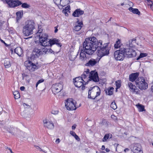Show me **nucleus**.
I'll return each instance as SVG.
<instances>
[{"mask_svg": "<svg viewBox=\"0 0 153 153\" xmlns=\"http://www.w3.org/2000/svg\"><path fill=\"white\" fill-rule=\"evenodd\" d=\"M94 82H99V83L103 85L105 83V79L99 80L98 74L94 71L89 72V70L87 69L81 75V76L77 77L73 79V82L75 86H84L91 81Z\"/></svg>", "mask_w": 153, "mask_h": 153, "instance_id": "f257e3e1", "label": "nucleus"}, {"mask_svg": "<svg viewBox=\"0 0 153 153\" xmlns=\"http://www.w3.org/2000/svg\"><path fill=\"white\" fill-rule=\"evenodd\" d=\"M96 40V38L94 36L85 39L83 44V50H82L80 53V59L85 61L87 59L86 53L88 55H92L94 53L96 50V45H95Z\"/></svg>", "mask_w": 153, "mask_h": 153, "instance_id": "f03ea898", "label": "nucleus"}, {"mask_svg": "<svg viewBox=\"0 0 153 153\" xmlns=\"http://www.w3.org/2000/svg\"><path fill=\"white\" fill-rule=\"evenodd\" d=\"M136 53L135 51L129 48H121L119 50L115 51L114 54V57L117 60H123L125 57H131L135 56Z\"/></svg>", "mask_w": 153, "mask_h": 153, "instance_id": "7ed1b4c3", "label": "nucleus"}, {"mask_svg": "<svg viewBox=\"0 0 153 153\" xmlns=\"http://www.w3.org/2000/svg\"><path fill=\"white\" fill-rule=\"evenodd\" d=\"M97 40L95 42L96 50H97V55L101 58L102 56L108 55L109 54V50L108 47V43H105L102 45V41L101 40Z\"/></svg>", "mask_w": 153, "mask_h": 153, "instance_id": "20e7f679", "label": "nucleus"}, {"mask_svg": "<svg viewBox=\"0 0 153 153\" xmlns=\"http://www.w3.org/2000/svg\"><path fill=\"white\" fill-rule=\"evenodd\" d=\"M35 23L32 20H27L23 26L22 33L25 36H28L33 33L35 29Z\"/></svg>", "mask_w": 153, "mask_h": 153, "instance_id": "39448f33", "label": "nucleus"}, {"mask_svg": "<svg viewBox=\"0 0 153 153\" xmlns=\"http://www.w3.org/2000/svg\"><path fill=\"white\" fill-rule=\"evenodd\" d=\"M39 42L41 45L43 46H50L51 45V39H49L48 35L46 33H42L39 32Z\"/></svg>", "mask_w": 153, "mask_h": 153, "instance_id": "423d86ee", "label": "nucleus"}, {"mask_svg": "<svg viewBox=\"0 0 153 153\" xmlns=\"http://www.w3.org/2000/svg\"><path fill=\"white\" fill-rule=\"evenodd\" d=\"M65 104L66 108L69 110H75L77 108L72 99H67L65 100Z\"/></svg>", "mask_w": 153, "mask_h": 153, "instance_id": "0eeeda50", "label": "nucleus"}, {"mask_svg": "<svg viewBox=\"0 0 153 153\" xmlns=\"http://www.w3.org/2000/svg\"><path fill=\"white\" fill-rule=\"evenodd\" d=\"M44 54L43 48L41 49L39 46L35 47L33 50L31 54L33 58H37Z\"/></svg>", "mask_w": 153, "mask_h": 153, "instance_id": "6e6552de", "label": "nucleus"}, {"mask_svg": "<svg viewBox=\"0 0 153 153\" xmlns=\"http://www.w3.org/2000/svg\"><path fill=\"white\" fill-rule=\"evenodd\" d=\"M6 3L11 7H14L21 5L22 3L18 0H6Z\"/></svg>", "mask_w": 153, "mask_h": 153, "instance_id": "1a4fd4ad", "label": "nucleus"}, {"mask_svg": "<svg viewBox=\"0 0 153 153\" xmlns=\"http://www.w3.org/2000/svg\"><path fill=\"white\" fill-rule=\"evenodd\" d=\"M131 148L134 153H139L141 151V146L139 143H134L131 144Z\"/></svg>", "mask_w": 153, "mask_h": 153, "instance_id": "9d476101", "label": "nucleus"}, {"mask_svg": "<svg viewBox=\"0 0 153 153\" xmlns=\"http://www.w3.org/2000/svg\"><path fill=\"white\" fill-rule=\"evenodd\" d=\"M9 132L14 135L22 136L24 138L25 137V136H22V134H24V133L21 131L17 128H12L10 129Z\"/></svg>", "mask_w": 153, "mask_h": 153, "instance_id": "9b49d317", "label": "nucleus"}, {"mask_svg": "<svg viewBox=\"0 0 153 153\" xmlns=\"http://www.w3.org/2000/svg\"><path fill=\"white\" fill-rule=\"evenodd\" d=\"M135 83L136 85H138L139 86H148L147 83L146 82L143 77L139 78L135 81Z\"/></svg>", "mask_w": 153, "mask_h": 153, "instance_id": "f8f14e48", "label": "nucleus"}, {"mask_svg": "<svg viewBox=\"0 0 153 153\" xmlns=\"http://www.w3.org/2000/svg\"><path fill=\"white\" fill-rule=\"evenodd\" d=\"M43 122L45 127L50 129H52L54 128V124L51 121H47L45 120H44Z\"/></svg>", "mask_w": 153, "mask_h": 153, "instance_id": "ddd939ff", "label": "nucleus"}, {"mask_svg": "<svg viewBox=\"0 0 153 153\" xmlns=\"http://www.w3.org/2000/svg\"><path fill=\"white\" fill-rule=\"evenodd\" d=\"M83 26L82 22H80L79 20H78L76 23L75 26L74 28V30L76 31H79L81 29Z\"/></svg>", "mask_w": 153, "mask_h": 153, "instance_id": "4468645a", "label": "nucleus"}, {"mask_svg": "<svg viewBox=\"0 0 153 153\" xmlns=\"http://www.w3.org/2000/svg\"><path fill=\"white\" fill-rule=\"evenodd\" d=\"M139 74V73L137 72L131 74L129 76L130 81L132 82L134 81L138 77Z\"/></svg>", "mask_w": 153, "mask_h": 153, "instance_id": "2eb2a0df", "label": "nucleus"}, {"mask_svg": "<svg viewBox=\"0 0 153 153\" xmlns=\"http://www.w3.org/2000/svg\"><path fill=\"white\" fill-rule=\"evenodd\" d=\"M84 11L80 9L76 10L73 13V16L74 17H79L83 14Z\"/></svg>", "mask_w": 153, "mask_h": 153, "instance_id": "dca6fc26", "label": "nucleus"}, {"mask_svg": "<svg viewBox=\"0 0 153 153\" xmlns=\"http://www.w3.org/2000/svg\"><path fill=\"white\" fill-rule=\"evenodd\" d=\"M51 90L53 93L56 94L61 91L62 89V87H51Z\"/></svg>", "mask_w": 153, "mask_h": 153, "instance_id": "f3484780", "label": "nucleus"}, {"mask_svg": "<svg viewBox=\"0 0 153 153\" xmlns=\"http://www.w3.org/2000/svg\"><path fill=\"white\" fill-rule=\"evenodd\" d=\"M39 67L35 64L32 63L27 68V69L30 71H33L38 69Z\"/></svg>", "mask_w": 153, "mask_h": 153, "instance_id": "a211bd4d", "label": "nucleus"}, {"mask_svg": "<svg viewBox=\"0 0 153 153\" xmlns=\"http://www.w3.org/2000/svg\"><path fill=\"white\" fill-rule=\"evenodd\" d=\"M95 87H91L89 88L88 91V99H90L93 100H95V98H94V96H91V94H92V95H93L94 92V91L93 90L94 89Z\"/></svg>", "mask_w": 153, "mask_h": 153, "instance_id": "6ab92c4d", "label": "nucleus"}, {"mask_svg": "<svg viewBox=\"0 0 153 153\" xmlns=\"http://www.w3.org/2000/svg\"><path fill=\"white\" fill-rule=\"evenodd\" d=\"M97 63V61L95 59H92L86 64V65L88 66H93L96 64Z\"/></svg>", "mask_w": 153, "mask_h": 153, "instance_id": "aec40b11", "label": "nucleus"}, {"mask_svg": "<svg viewBox=\"0 0 153 153\" xmlns=\"http://www.w3.org/2000/svg\"><path fill=\"white\" fill-rule=\"evenodd\" d=\"M136 41V39L134 38L129 40L126 43V47L130 48L132 47L133 46L132 42L133 43L134 42H135Z\"/></svg>", "mask_w": 153, "mask_h": 153, "instance_id": "412c9836", "label": "nucleus"}, {"mask_svg": "<svg viewBox=\"0 0 153 153\" xmlns=\"http://www.w3.org/2000/svg\"><path fill=\"white\" fill-rule=\"evenodd\" d=\"M14 52L19 56H20L23 53L22 50L21 48L20 47L16 48L14 50Z\"/></svg>", "mask_w": 153, "mask_h": 153, "instance_id": "4be33fe9", "label": "nucleus"}, {"mask_svg": "<svg viewBox=\"0 0 153 153\" xmlns=\"http://www.w3.org/2000/svg\"><path fill=\"white\" fill-rule=\"evenodd\" d=\"M77 54L74 52H71L69 54V59L70 60L74 61L76 57Z\"/></svg>", "mask_w": 153, "mask_h": 153, "instance_id": "5701e85b", "label": "nucleus"}, {"mask_svg": "<svg viewBox=\"0 0 153 153\" xmlns=\"http://www.w3.org/2000/svg\"><path fill=\"white\" fill-rule=\"evenodd\" d=\"M59 42V41L55 39H53L51 40V45L50 46H51L53 45L56 44L58 46L61 47L62 45Z\"/></svg>", "mask_w": 153, "mask_h": 153, "instance_id": "b1692460", "label": "nucleus"}, {"mask_svg": "<svg viewBox=\"0 0 153 153\" xmlns=\"http://www.w3.org/2000/svg\"><path fill=\"white\" fill-rule=\"evenodd\" d=\"M112 137V135L111 134H106L102 139V141L103 142L107 141V140L111 138Z\"/></svg>", "mask_w": 153, "mask_h": 153, "instance_id": "393cba45", "label": "nucleus"}, {"mask_svg": "<svg viewBox=\"0 0 153 153\" xmlns=\"http://www.w3.org/2000/svg\"><path fill=\"white\" fill-rule=\"evenodd\" d=\"M4 65L6 68H8L11 66L10 61L8 58L6 59L4 61Z\"/></svg>", "mask_w": 153, "mask_h": 153, "instance_id": "a878e982", "label": "nucleus"}, {"mask_svg": "<svg viewBox=\"0 0 153 153\" xmlns=\"http://www.w3.org/2000/svg\"><path fill=\"white\" fill-rule=\"evenodd\" d=\"M128 10L130 12H132L134 13H136L138 15H139L140 14V12L137 9L133 8L132 7H130L129 8Z\"/></svg>", "mask_w": 153, "mask_h": 153, "instance_id": "bb28decb", "label": "nucleus"}, {"mask_svg": "<svg viewBox=\"0 0 153 153\" xmlns=\"http://www.w3.org/2000/svg\"><path fill=\"white\" fill-rule=\"evenodd\" d=\"M62 2L61 4H60L59 6V7L60 9H62V7L64 6H65L69 2V0H62Z\"/></svg>", "mask_w": 153, "mask_h": 153, "instance_id": "cd10ccee", "label": "nucleus"}, {"mask_svg": "<svg viewBox=\"0 0 153 153\" xmlns=\"http://www.w3.org/2000/svg\"><path fill=\"white\" fill-rule=\"evenodd\" d=\"M131 91L133 93L137 94L139 91V90L137 88V87H129Z\"/></svg>", "mask_w": 153, "mask_h": 153, "instance_id": "c85d7f7f", "label": "nucleus"}, {"mask_svg": "<svg viewBox=\"0 0 153 153\" xmlns=\"http://www.w3.org/2000/svg\"><path fill=\"white\" fill-rule=\"evenodd\" d=\"M136 106L138 108L139 111L140 112H142L145 111L144 106L140 104L136 105Z\"/></svg>", "mask_w": 153, "mask_h": 153, "instance_id": "c756f323", "label": "nucleus"}, {"mask_svg": "<svg viewBox=\"0 0 153 153\" xmlns=\"http://www.w3.org/2000/svg\"><path fill=\"white\" fill-rule=\"evenodd\" d=\"M14 98L15 99H17L20 97V94L19 92L17 91H15L13 92Z\"/></svg>", "mask_w": 153, "mask_h": 153, "instance_id": "7c9ffc66", "label": "nucleus"}, {"mask_svg": "<svg viewBox=\"0 0 153 153\" xmlns=\"http://www.w3.org/2000/svg\"><path fill=\"white\" fill-rule=\"evenodd\" d=\"M23 11H18L16 12V19L17 20H19L22 18V16L23 15Z\"/></svg>", "mask_w": 153, "mask_h": 153, "instance_id": "2f4dec72", "label": "nucleus"}, {"mask_svg": "<svg viewBox=\"0 0 153 153\" xmlns=\"http://www.w3.org/2000/svg\"><path fill=\"white\" fill-rule=\"evenodd\" d=\"M44 54H48L49 53H52L53 51L51 49H47L45 47L43 48Z\"/></svg>", "mask_w": 153, "mask_h": 153, "instance_id": "473e14b6", "label": "nucleus"}, {"mask_svg": "<svg viewBox=\"0 0 153 153\" xmlns=\"http://www.w3.org/2000/svg\"><path fill=\"white\" fill-rule=\"evenodd\" d=\"M32 63L31 61L29 60H27L24 62V65L27 69V68L31 65Z\"/></svg>", "mask_w": 153, "mask_h": 153, "instance_id": "72a5a7b5", "label": "nucleus"}, {"mask_svg": "<svg viewBox=\"0 0 153 153\" xmlns=\"http://www.w3.org/2000/svg\"><path fill=\"white\" fill-rule=\"evenodd\" d=\"M147 56V54L146 53H140L139 56L137 58V60H139L140 59L146 57Z\"/></svg>", "mask_w": 153, "mask_h": 153, "instance_id": "f704fd0d", "label": "nucleus"}, {"mask_svg": "<svg viewBox=\"0 0 153 153\" xmlns=\"http://www.w3.org/2000/svg\"><path fill=\"white\" fill-rule=\"evenodd\" d=\"M22 77L23 79H25V80H29V76L27 74L23 73L22 74Z\"/></svg>", "mask_w": 153, "mask_h": 153, "instance_id": "c9c22d12", "label": "nucleus"}, {"mask_svg": "<svg viewBox=\"0 0 153 153\" xmlns=\"http://www.w3.org/2000/svg\"><path fill=\"white\" fill-rule=\"evenodd\" d=\"M120 40H118L116 42V43L114 44V48H118L120 47Z\"/></svg>", "mask_w": 153, "mask_h": 153, "instance_id": "e433bc0d", "label": "nucleus"}, {"mask_svg": "<svg viewBox=\"0 0 153 153\" xmlns=\"http://www.w3.org/2000/svg\"><path fill=\"white\" fill-rule=\"evenodd\" d=\"M110 106L111 108L114 110H115L117 108L116 104L114 101L112 102L110 105Z\"/></svg>", "mask_w": 153, "mask_h": 153, "instance_id": "4c0bfd02", "label": "nucleus"}, {"mask_svg": "<svg viewBox=\"0 0 153 153\" xmlns=\"http://www.w3.org/2000/svg\"><path fill=\"white\" fill-rule=\"evenodd\" d=\"M97 89L98 90V91L96 92V95L95 96H94V98H95V99L98 96H100L101 94V91L99 87H97Z\"/></svg>", "mask_w": 153, "mask_h": 153, "instance_id": "58836bf2", "label": "nucleus"}, {"mask_svg": "<svg viewBox=\"0 0 153 153\" xmlns=\"http://www.w3.org/2000/svg\"><path fill=\"white\" fill-rule=\"evenodd\" d=\"M22 5V7L23 8H28L30 7V6L28 4H27L26 3H24L21 4Z\"/></svg>", "mask_w": 153, "mask_h": 153, "instance_id": "ea45409f", "label": "nucleus"}, {"mask_svg": "<svg viewBox=\"0 0 153 153\" xmlns=\"http://www.w3.org/2000/svg\"><path fill=\"white\" fill-rule=\"evenodd\" d=\"M106 93L108 95H111L113 94V91L108 89L106 90Z\"/></svg>", "mask_w": 153, "mask_h": 153, "instance_id": "a19ab883", "label": "nucleus"}, {"mask_svg": "<svg viewBox=\"0 0 153 153\" xmlns=\"http://www.w3.org/2000/svg\"><path fill=\"white\" fill-rule=\"evenodd\" d=\"M122 83L121 80H118L115 82L116 86H121Z\"/></svg>", "mask_w": 153, "mask_h": 153, "instance_id": "79ce46f5", "label": "nucleus"}, {"mask_svg": "<svg viewBox=\"0 0 153 153\" xmlns=\"http://www.w3.org/2000/svg\"><path fill=\"white\" fill-rule=\"evenodd\" d=\"M61 1L62 0H53L54 3L58 6L61 4Z\"/></svg>", "mask_w": 153, "mask_h": 153, "instance_id": "37998d69", "label": "nucleus"}, {"mask_svg": "<svg viewBox=\"0 0 153 153\" xmlns=\"http://www.w3.org/2000/svg\"><path fill=\"white\" fill-rule=\"evenodd\" d=\"M51 113L52 114H57L58 113V110H52L51 111Z\"/></svg>", "mask_w": 153, "mask_h": 153, "instance_id": "c03bdc74", "label": "nucleus"}, {"mask_svg": "<svg viewBox=\"0 0 153 153\" xmlns=\"http://www.w3.org/2000/svg\"><path fill=\"white\" fill-rule=\"evenodd\" d=\"M44 81V79H40L39 80L38 82H37V83H36V86H38V85L41 83H42Z\"/></svg>", "mask_w": 153, "mask_h": 153, "instance_id": "a18cd8bd", "label": "nucleus"}, {"mask_svg": "<svg viewBox=\"0 0 153 153\" xmlns=\"http://www.w3.org/2000/svg\"><path fill=\"white\" fill-rule=\"evenodd\" d=\"M139 87V88L141 90H145L147 89L148 88V87Z\"/></svg>", "mask_w": 153, "mask_h": 153, "instance_id": "49530a36", "label": "nucleus"}, {"mask_svg": "<svg viewBox=\"0 0 153 153\" xmlns=\"http://www.w3.org/2000/svg\"><path fill=\"white\" fill-rule=\"evenodd\" d=\"M67 12L68 11H66V10H64V9H63L62 10V12L65 14V15L66 16H68V14L67 13Z\"/></svg>", "mask_w": 153, "mask_h": 153, "instance_id": "de8ad7c7", "label": "nucleus"}, {"mask_svg": "<svg viewBox=\"0 0 153 153\" xmlns=\"http://www.w3.org/2000/svg\"><path fill=\"white\" fill-rule=\"evenodd\" d=\"M74 137L76 139V140L78 141H79L80 140V139L78 135H77L76 134H75V136H74Z\"/></svg>", "mask_w": 153, "mask_h": 153, "instance_id": "09e8293b", "label": "nucleus"}, {"mask_svg": "<svg viewBox=\"0 0 153 153\" xmlns=\"http://www.w3.org/2000/svg\"><path fill=\"white\" fill-rule=\"evenodd\" d=\"M70 134L73 137L75 136V134H76L73 131H70Z\"/></svg>", "mask_w": 153, "mask_h": 153, "instance_id": "8fccbe9b", "label": "nucleus"}, {"mask_svg": "<svg viewBox=\"0 0 153 153\" xmlns=\"http://www.w3.org/2000/svg\"><path fill=\"white\" fill-rule=\"evenodd\" d=\"M23 105L25 108H27V106L28 107L27 108H29L30 107V105L25 103H23Z\"/></svg>", "mask_w": 153, "mask_h": 153, "instance_id": "3c124183", "label": "nucleus"}, {"mask_svg": "<svg viewBox=\"0 0 153 153\" xmlns=\"http://www.w3.org/2000/svg\"><path fill=\"white\" fill-rule=\"evenodd\" d=\"M35 146L37 149L39 150V151H42V149L39 146Z\"/></svg>", "mask_w": 153, "mask_h": 153, "instance_id": "603ef678", "label": "nucleus"}, {"mask_svg": "<svg viewBox=\"0 0 153 153\" xmlns=\"http://www.w3.org/2000/svg\"><path fill=\"white\" fill-rule=\"evenodd\" d=\"M70 6H68L67 7L65 8V9H64V10H66V11H68L70 10Z\"/></svg>", "mask_w": 153, "mask_h": 153, "instance_id": "864d4df0", "label": "nucleus"}, {"mask_svg": "<svg viewBox=\"0 0 153 153\" xmlns=\"http://www.w3.org/2000/svg\"><path fill=\"white\" fill-rule=\"evenodd\" d=\"M111 117L112 119H114V120H117V117L114 115H111Z\"/></svg>", "mask_w": 153, "mask_h": 153, "instance_id": "5fc2aeb1", "label": "nucleus"}, {"mask_svg": "<svg viewBox=\"0 0 153 153\" xmlns=\"http://www.w3.org/2000/svg\"><path fill=\"white\" fill-rule=\"evenodd\" d=\"M4 23V22L0 20V27H1Z\"/></svg>", "mask_w": 153, "mask_h": 153, "instance_id": "6e6d98bb", "label": "nucleus"}, {"mask_svg": "<svg viewBox=\"0 0 153 153\" xmlns=\"http://www.w3.org/2000/svg\"><path fill=\"white\" fill-rule=\"evenodd\" d=\"M148 5L151 6V4H152V3H153L150 0H149V1H147Z\"/></svg>", "mask_w": 153, "mask_h": 153, "instance_id": "4d7b16f0", "label": "nucleus"}, {"mask_svg": "<svg viewBox=\"0 0 153 153\" xmlns=\"http://www.w3.org/2000/svg\"><path fill=\"white\" fill-rule=\"evenodd\" d=\"M54 28H55L54 32L55 33H56L57 32V31H58V29H57V26L55 27Z\"/></svg>", "mask_w": 153, "mask_h": 153, "instance_id": "13d9d810", "label": "nucleus"}, {"mask_svg": "<svg viewBox=\"0 0 153 153\" xmlns=\"http://www.w3.org/2000/svg\"><path fill=\"white\" fill-rule=\"evenodd\" d=\"M0 40L1 41V42L3 43H4L5 45L6 46H7V44L5 43V42L1 39L0 38Z\"/></svg>", "mask_w": 153, "mask_h": 153, "instance_id": "bf43d9fd", "label": "nucleus"}, {"mask_svg": "<svg viewBox=\"0 0 153 153\" xmlns=\"http://www.w3.org/2000/svg\"><path fill=\"white\" fill-rule=\"evenodd\" d=\"M60 142V140L59 138H57L56 140V142L57 143H59Z\"/></svg>", "mask_w": 153, "mask_h": 153, "instance_id": "052dcab7", "label": "nucleus"}, {"mask_svg": "<svg viewBox=\"0 0 153 153\" xmlns=\"http://www.w3.org/2000/svg\"><path fill=\"white\" fill-rule=\"evenodd\" d=\"M25 89V87H21L20 88V89L22 91H24V90Z\"/></svg>", "mask_w": 153, "mask_h": 153, "instance_id": "680f3d73", "label": "nucleus"}, {"mask_svg": "<svg viewBox=\"0 0 153 153\" xmlns=\"http://www.w3.org/2000/svg\"><path fill=\"white\" fill-rule=\"evenodd\" d=\"M105 149V146L104 145L102 146V147L101 148V149L102 150H103Z\"/></svg>", "mask_w": 153, "mask_h": 153, "instance_id": "e2e57ef3", "label": "nucleus"}, {"mask_svg": "<svg viewBox=\"0 0 153 153\" xmlns=\"http://www.w3.org/2000/svg\"><path fill=\"white\" fill-rule=\"evenodd\" d=\"M128 86H134V85H133V84L131 83H129Z\"/></svg>", "mask_w": 153, "mask_h": 153, "instance_id": "0e129e2a", "label": "nucleus"}, {"mask_svg": "<svg viewBox=\"0 0 153 153\" xmlns=\"http://www.w3.org/2000/svg\"><path fill=\"white\" fill-rule=\"evenodd\" d=\"M7 148L8 149V150L10 151V152L11 153H14V152H13L11 149L10 148Z\"/></svg>", "mask_w": 153, "mask_h": 153, "instance_id": "69168bd1", "label": "nucleus"}, {"mask_svg": "<svg viewBox=\"0 0 153 153\" xmlns=\"http://www.w3.org/2000/svg\"><path fill=\"white\" fill-rule=\"evenodd\" d=\"M76 128V126H73L72 127V128L73 130H74Z\"/></svg>", "mask_w": 153, "mask_h": 153, "instance_id": "338daca9", "label": "nucleus"}, {"mask_svg": "<svg viewBox=\"0 0 153 153\" xmlns=\"http://www.w3.org/2000/svg\"><path fill=\"white\" fill-rule=\"evenodd\" d=\"M150 7L153 10V3H152V4H151Z\"/></svg>", "mask_w": 153, "mask_h": 153, "instance_id": "774afa93", "label": "nucleus"}]
</instances>
